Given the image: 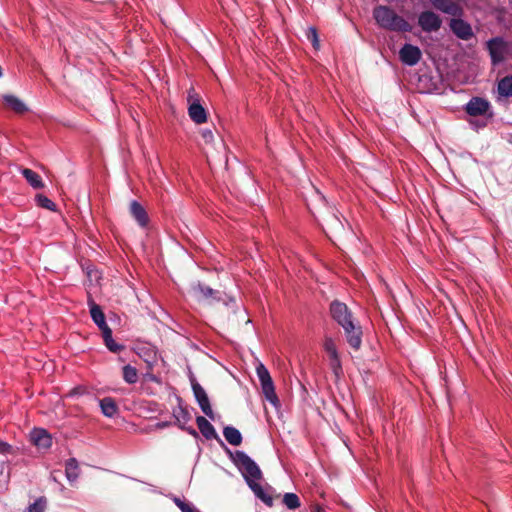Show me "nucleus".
<instances>
[{"instance_id":"f257e3e1","label":"nucleus","mask_w":512,"mask_h":512,"mask_svg":"<svg viewBox=\"0 0 512 512\" xmlns=\"http://www.w3.org/2000/svg\"><path fill=\"white\" fill-rule=\"evenodd\" d=\"M234 464L240 470L249 488L254 494L261 499L265 504L271 506L273 499L268 495L263 487L258 483L262 478V472L259 466L252 460L245 452L236 451L231 455Z\"/></svg>"},{"instance_id":"f03ea898","label":"nucleus","mask_w":512,"mask_h":512,"mask_svg":"<svg viewBox=\"0 0 512 512\" xmlns=\"http://www.w3.org/2000/svg\"><path fill=\"white\" fill-rule=\"evenodd\" d=\"M373 17L377 24L387 30L396 32H410L411 25L393 9L388 6H377L373 10Z\"/></svg>"},{"instance_id":"7ed1b4c3","label":"nucleus","mask_w":512,"mask_h":512,"mask_svg":"<svg viewBox=\"0 0 512 512\" xmlns=\"http://www.w3.org/2000/svg\"><path fill=\"white\" fill-rule=\"evenodd\" d=\"M256 373L265 399L273 406L278 407L280 405V401L275 392V386L268 369L262 363H259L256 367Z\"/></svg>"},{"instance_id":"20e7f679","label":"nucleus","mask_w":512,"mask_h":512,"mask_svg":"<svg viewBox=\"0 0 512 512\" xmlns=\"http://www.w3.org/2000/svg\"><path fill=\"white\" fill-rule=\"evenodd\" d=\"M329 311L332 319L341 327L356 321L352 311L344 302L338 300L332 301L330 303Z\"/></svg>"},{"instance_id":"39448f33","label":"nucleus","mask_w":512,"mask_h":512,"mask_svg":"<svg viewBox=\"0 0 512 512\" xmlns=\"http://www.w3.org/2000/svg\"><path fill=\"white\" fill-rule=\"evenodd\" d=\"M172 414L180 429L188 432L193 437L198 436L197 431L192 426H187L191 420V413L189 409L183 405L181 398H178V405L173 409Z\"/></svg>"},{"instance_id":"423d86ee","label":"nucleus","mask_w":512,"mask_h":512,"mask_svg":"<svg viewBox=\"0 0 512 512\" xmlns=\"http://www.w3.org/2000/svg\"><path fill=\"white\" fill-rule=\"evenodd\" d=\"M418 25L426 33L436 32L441 28L442 19L435 12L425 10L418 16Z\"/></svg>"},{"instance_id":"0eeeda50","label":"nucleus","mask_w":512,"mask_h":512,"mask_svg":"<svg viewBox=\"0 0 512 512\" xmlns=\"http://www.w3.org/2000/svg\"><path fill=\"white\" fill-rule=\"evenodd\" d=\"M487 50L491 57L493 65H497L504 61L507 52V44L501 37H495L487 42Z\"/></svg>"},{"instance_id":"6e6552de","label":"nucleus","mask_w":512,"mask_h":512,"mask_svg":"<svg viewBox=\"0 0 512 512\" xmlns=\"http://www.w3.org/2000/svg\"><path fill=\"white\" fill-rule=\"evenodd\" d=\"M344 330L345 338L349 346L358 351L362 345V327L357 321L342 327Z\"/></svg>"},{"instance_id":"1a4fd4ad","label":"nucleus","mask_w":512,"mask_h":512,"mask_svg":"<svg viewBox=\"0 0 512 512\" xmlns=\"http://www.w3.org/2000/svg\"><path fill=\"white\" fill-rule=\"evenodd\" d=\"M449 27L456 37L461 40L467 41L474 36L471 25L461 17H453L449 22Z\"/></svg>"},{"instance_id":"9d476101","label":"nucleus","mask_w":512,"mask_h":512,"mask_svg":"<svg viewBox=\"0 0 512 512\" xmlns=\"http://www.w3.org/2000/svg\"><path fill=\"white\" fill-rule=\"evenodd\" d=\"M422 57V52L418 46L404 44L399 51V58L402 63L408 66L416 65Z\"/></svg>"},{"instance_id":"9b49d317","label":"nucleus","mask_w":512,"mask_h":512,"mask_svg":"<svg viewBox=\"0 0 512 512\" xmlns=\"http://www.w3.org/2000/svg\"><path fill=\"white\" fill-rule=\"evenodd\" d=\"M490 103L482 97H472L465 105V112L473 117L483 116L490 110Z\"/></svg>"},{"instance_id":"f8f14e48","label":"nucleus","mask_w":512,"mask_h":512,"mask_svg":"<svg viewBox=\"0 0 512 512\" xmlns=\"http://www.w3.org/2000/svg\"><path fill=\"white\" fill-rule=\"evenodd\" d=\"M432 6L445 14L453 17H462L463 8L452 0H429Z\"/></svg>"},{"instance_id":"ddd939ff","label":"nucleus","mask_w":512,"mask_h":512,"mask_svg":"<svg viewBox=\"0 0 512 512\" xmlns=\"http://www.w3.org/2000/svg\"><path fill=\"white\" fill-rule=\"evenodd\" d=\"M192 291L198 301H209L211 303L221 300L219 291L201 283L193 286Z\"/></svg>"},{"instance_id":"4468645a","label":"nucleus","mask_w":512,"mask_h":512,"mask_svg":"<svg viewBox=\"0 0 512 512\" xmlns=\"http://www.w3.org/2000/svg\"><path fill=\"white\" fill-rule=\"evenodd\" d=\"M130 214L138 223V225L142 228H145L149 224V216L145 210V208L136 200H133L130 203Z\"/></svg>"},{"instance_id":"2eb2a0df","label":"nucleus","mask_w":512,"mask_h":512,"mask_svg":"<svg viewBox=\"0 0 512 512\" xmlns=\"http://www.w3.org/2000/svg\"><path fill=\"white\" fill-rule=\"evenodd\" d=\"M31 439L40 448H49L52 445V438L45 429H34L31 432Z\"/></svg>"},{"instance_id":"dca6fc26","label":"nucleus","mask_w":512,"mask_h":512,"mask_svg":"<svg viewBox=\"0 0 512 512\" xmlns=\"http://www.w3.org/2000/svg\"><path fill=\"white\" fill-rule=\"evenodd\" d=\"M88 305L90 308L91 318L94 321V323L98 326V328L105 326L107 324L105 315H104L101 307L94 302L92 297L88 298Z\"/></svg>"},{"instance_id":"f3484780","label":"nucleus","mask_w":512,"mask_h":512,"mask_svg":"<svg viewBox=\"0 0 512 512\" xmlns=\"http://www.w3.org/2000/svg\"><path fill=\"white\" fill-rule=\"evenodd\" d=\"M196 423L201 434L207 439L217 438V433L213 425L203 416L196 417Z\"/></svg>"},{"instance_id":"a211bd4d","label":"nucleus","mask_w":512,"mask_h":512,"mask_svg":"<svg viewBox=\"0 0 512 512\" xmlns=\"http://www.w3.org/2000/svg\"><path fill=\"white\" fill-rule=\"evenodd\" d=\"M188 113L190 118L197 124H202L207 121L206 111L199 103H192L189 106Z\"/></svg>"},{"instance_id":"6ab92c4d","label":"nucleus","mask_w":512,"mask_h":512,"mask_svg":"<svg viewBox=\"0 0 512 512\" xmlns=\"http://www.w3.org/2000/svg\"><path fill=\"white\" fill-rule=\"evenodd\" d=\"M65 475L70 483L77 481L80 475L79 463L75 458H70L65 464Z\"/></svg>"},{"instance_id":"aec40b11","label":"nucleus","mask_w":512,"mask_h":512,"mask_svg":"<svg viewBox=\"0 0 512 512\" xmlns=\"http://www.w3.org/2000/svg\"><path fill=\"white\" fill-rule=\"evenodd\" d=\"M3 102L15 113L22 114L27 111L25 104L14 95H3Z\"/></svg>"},{"instance_id":"412c9836","label":"nucleus","mask_w":512,"mask_h":512,"mask_svg":"<svg viewBox=\"0 0 512 512\" xmlns=\"http://www.w3.org/2000/svg\"><path fill=\"white\" fill-rule=\"evenodd\" d=\"M102 413L106 417H113L118 413V406L112 397H105L99 402Z\"/></svg>"},{"instance_id":"4be33fe9","label":"nucleus","mask_w":512,"mask_h":512,"mask_svg":"<svg viewBox=\"0 0 512 512\" xmlns=\"http://www.w3.org/2000/svg\"><path fill=\"white\" fill-rule=\"evenodd\" d=\"M223 435L226 441L233 446H239L242 443L240 431L233 426H226L223 429Z\"/></svg>"},{"instance_id":"5701e85b","label":"nucleus","mask_w":512,"mask_h":512,"mask_svg":"<svg viewBox=\"0 0 512 512\" xmlns=\"http://www.w3.org/2000/svg\"><path fill=\"white\" fill-rule=\"evenodd\" d=\"M23 177L27 180V182L34 188V189H41L44 187V183L38 173L35 171L24 168L21 171Z\"/></svg>"},{"instance_id":"b1692460","label":"nucleus","mask_w":512,"mask_h":512,"mask_svg":"<svg viewBox=\"0 0 512 512\" xmlns=\"http://www.w3.org/2000/svg\"><path fill=\"white\" fill-rule=\"evenodd\" d=\"M497 91L501 97L508 98L512 96V75L505 76L498 81Z\"/></svg>"},{"instance_id":"393cba45","label":"nucleus","mask_w":512,"mask_h":512,"mask_svg":"<svg viewBox=\"0 0 512 512\" xmlns=\"http://www.w3.org/2000/svg\"><path fill=\"white\" fill-rule=\"evenodd\" d=\"M123 379L128 384H135L138 381V371L131 365H125L122 368Z\"/></svg>"},{"instance_id":"a878e982","label":"nucleus","mask_w":512,"mask_h":512,"mask_svg":"<svg viewBox=\"0 0 512 512\" xmlns=\"http://www.w3.org/2000/svg\"><path fill=\"white\" fill-rule=\"evenodd\" d=\"M324 351L328 354L330 358L339 357L337 346L332 337L326 336L323 343Z\"/></svg>"},{"instance_id":"bb28decb","label":"nucleus","mask_w":512,"mask_h":512,"mask_svg":"<svg viewBox=\"0 0 512 512\" xmlns=\"http://www.w3.org/2000/svg\"><path fill=\"white\" fill-rule=\"evenodd\" d=\"M283 503L291 510H295L300 507V499L295 493L284 494Z\"/></svg>"},{"instance_id":"cd10ccee","label":"nucleus","mask_w":512,"mask_h":512,"mask_svg":"<svg viewBox=\"0 0 512 512\" xmlns=\"http://www.w3.org/2000/svg\"><path fill=\"white\" fill-rule=\"evenodd\" d=\"M46 508L47 499L46 497L41 496L28 506L27 512H45Z\"/></svg>"},{"instance_id":"c85d7f7f","label":"nucleus","mask_w":512,"mask_h":512,"mask_svg":"<svg viewBox=\"0 0 512 512\" xmlns=\"http://www.w3.org/2000/svg\"><path fill=\"white\" fill-rule=\"evenodd\" d=\"M36 202H37L38 206H40L42 208H45L50 211L56 210V204L51 199H49L47 196H45L43 194H38L36 196Z\"/></svg>"},{"instance_id":"c756f323","label":"nucleus","mask_w":512,"mask_h":512,"mask_svg":"<svg viewBox=\"0 0 512 512\" xmlns=\"http://www.w3.org/2000/svg\"><path fill=\"white\" fill-rule=\"evenodd\" d=\"M197 402H198L202 412L209 418L213 419L214 413H213L212 407L210 405L208 396L198 399Z\"/></svg>"},{"instance_id":"7c9ffc66","label":"nucleus","mask_w":512,"mask_h":512,"mask_svg":"<svg viewBox=\"0 0 512 512\" xmlns=\"http://www.w3.org/2000/svg\"><path fill=\"white\" fill-rule=\"evenodd\" d=\"M174 503L181 510V512H200L192 503L181 500L180 498H175Z\"/></svg>"},{"instance_id":"2f4dec72","label":"nucleus","mask_w":512,"mask_h":512,"mask_svg":"<svg viewBox=\"0 0 512 512\" xmlns=\"http://www.w3.org/2000/svg\"><path fill=\"white\" fill-rule=\"evenodd\" d=\"M329 365L334 375L339 378L343 373L340 357L330 358Z\"/></svg>"},{"instance_id":"473e14b6","label":"nucleus","mask_w":512,"mask_h":512,"mask_svg":"<svg viewBox=\"0 0 512 512\" xmlns=\"http://www.w3.org/2000/svg\"><path fill=\"white\" fill-rule=\"evenodd\" d=\"M104 343H105V346L108 348V350L113 353H119L125 349V346L122 344L116 343L115 340L113 339V337H110V338L104 340Z\"/></svg>"},{"instance_id":"72a5a7b5","label":"nucleus","mask_w":512,"mask_h":512,"mask_svg":"<svg viewBox=\"0 0 512 512\" xmlns=\"http://www.w3.org/2000/svg\"><path fill=\"white\" fill-rule=\"evenodd\" d=\"M307 39L312 43L315 49L319 48L318 33L315 27H309L306 31Z\"/></svg>"},{"instance_id":"f704fd0d","label":"nucleus","mask_w":512,"mask_h":512,"mask_svg":"<svg viewBox=\"0 0 512 512\" xmlns=\"http://www.w3.org/2000/svg\"><path fill=\"white\" fill-rule=\"evenodd\" d=\"M192 390H193V393H194V396L196 398V400L200 399V398H204L205 396H207L204 388L197 382H193L192 383Z\"/></svg>"},{"instance_id":"c9c22d12","label":"nucleus","mask_w":512,"mask_h":512,"mask_svg":"<svg viewBox=\"0 0 512 512\" xmlns=\"http://www.w3.org/2000/svg\"><path fill=\"white\" fill-rule=\"evenodd\" d=\"M99 329L102 332L103 340H106V339L112 337V330L107 324Z\"/></svg>"},{"instance_id":"e433bc0d","label":"nucleus","mask_w":512,"mask_h":512,"mask_svg":"<svg viewBox=\"0 0 512 512\" xmlns=\"http://www.w3.org/2000/svg\"><path fill=\"white\" fill-rule=\"evenodd\" d=\"M202 138L206 143H209L213 140V133L211 130H203L202 131Z\"/></svg>"},{"instance_id":"4c0bfd02","label":"nucleus","mask_w":512,"mask_h":512,"mask_svg":"<svg viewBox=\"0 0 512 512\" xmlns=\"http://www.w3.org/2000/svg\"><path fill=\"white\" fill-rule=\"evenodd\" d=\"M11 451V445L7 442L0 441V453H9Z\"/></svg>"},{"instance_id":"58836bf2","label":"nucleus","mask_w":512,"mask_h":512,"mask_svg":"<svg viewBox=\"0 0 512 512\" xmlns=\"http://www.w3.org/2000/svg\"><path fill=\"white\" fill-rule=\"evenodd\" d=\"M314 512H325V509L320 505H316L314 507Z\"/></svg>"},{"instance_id":"ea45409f","label":"nucleus","mask_w":512,"mask_h":512,"mask_svg":"<svg viewBox=\"0 0 512 512\" xmlns=\"http://www.w3.org/2000/svg\"><path fill=\"white\" fill-rule=\"evenodd\" d=\"M149 378L152 381L158 382V378L155 375H150Z\"/></svg>"},{"instance_id":"a19ab883","label":"nucleus","mask_w":512,"mask_h":512,"mask_svg":"<svg viewBox=\"0 0 512 512\" xmlns=\"http://www.w3.org/2000/svg\"><path fill=\"white\" fill-rule=\"evenodd\" d=\"M509 143L512 144V134L510 135Z\"/></svg>"},{"instance_id":"79ce46f5","label":"nucleus","mask_w":512,"mask_h":512,"mask_svg":"<svg viewBox=\"0 0 512 512\" xmlns=\"http://www.w3.org/2000/svg\"><path fill=\"white\" fill-rule=\"evenodd\" d=\"M508 1H509L510 5L512 6V0H508Z\"/></svg>"}]
</instances>
